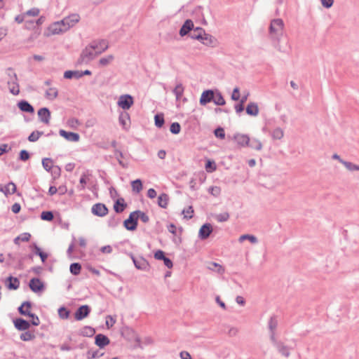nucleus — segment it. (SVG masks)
<instances>
[{"instance_id":"57","label":"nucleus","mask_w":359,"mask_h":359,"mask_svg":"<svg viewBox=\"0 0 359 359\" xmlns=\"http://www.w3.org/2000/svg\"><path fill=\"white\" fill-rule=\"evenodd\" d=\"M114 60L112 55H109L107 57H102L99 60V65L102 67L107 66Z\"/></svg>"},{"instance_id":"38","label":"nucleus","mask_w":359,"mask_h":359,"mask_svg":"<svg viewBox=\"0 0 359 359\" xmlns=\"http://www.w3.org/2000/svg\"><path fill=\"white\" fill-rule=\"evenodd\" d=\"M245 240H248L252 244H255L258 242L257 238L255 236L251 234H243L241 235L238 238V241L240 243H242Z\"/></svg>"},{"instance_id":"4","label":"nucleus","mask_w":359,"mask_h":359,"mask_svg":"<svg viewBox=\"0 0 359 359\" xmlns=\"http://www.w3.org/2000/svg\"><path fill=\"white\" fill-rule=\"evenodd\" d=\"M123 225L128 231H133L137 229L138 222L136 210L130 213L128 217L123 221Z\"/></svg>"},{"instance_id":"59","label":"nucleus","mask_w":359,"mask_h":359,"mask_svg":"<svg viewBox=\"0 0 359 359\" xmlns=\"http://www.w3.org/2000/svg\"><path fill=\"white\" fill-rule=\"evenodd\" d=\"M214 135L216 137L223 140L225 138V132L224 129L220 126L217 127L214 130Z\"/></svg>"},{"instance_id":"42","label":"nucleus","mask_w":359,"mask_h":359,"mask_svg":"<svg viewBox=\"0 0 359 359\" xmlns=\"http://www.w3.org/2000/svg\"><path fill=\"white\" fill-rule=\"evenodd\" d=\"M114 155L118 161V164L123 168H126L128 167V164L125 163L121 158H123V152L118 149L114 150Z\"/></svg>"},{"instance_id":"18","label":"nucleus","mask_w":359,"mask_h":359,"mask_svg":"<svg viewBox=\"0 0 359 359\" xmlns=\"http://www.w3.org/2000/svg\"><path fill=\"white\" fill-rule=\"evenodd\" d=\"M233 140L241 147H247L249 144L250 137L245 134L236 133L233 135Z\"/></svg>"},{"instance_id":"56","label":"nucleus","mask_w":359,"mask_h":359,"mask_svg":"<svg viewBox=\"0 0 359 359\" xmlns=\"http://www.w3.org/2000/svg\"><path fill=\"white\" fill-rule=\"evenodd\" d=\"M137 220H140L144 223H148L149 222V217L144 212L137 210H136Z\"/></svg>"},{"instance_id":"19","label":"nucleus","mask_w":359,"mask_h":359,"mask_svg":"<svg viewBox=\"0 0 359 359\" xmlns=\"http://www.w3.org/2000/svg\"><path fill=\"white\" fill-rule=\"evenodd\" d=\"M79 20L80 17L78 14H72L62 20V22L65 24V26L68 30L70 27H72L76 23H77Z\"/></svg>"},{"instance_id":"2","label":"nucleus","mask_w":359,"mask_h":359,"mask_svg":"<svg viewBox=\"0 0 359 359\" xmlns=\"http://www.w3.org/2000/svg\"><path fill=\"white\" fill-rule=\"evenodd\" d=\"M32 303L30 301H25L18 308V311L21 316H27L31 318L29 323L32 325L38 326L40 324L39 317L30 311Z\"/></svg>"},{"instance_id":"30","label":"nucleus","mask_w":359,"mask_h":359,"mask_svg":"<svg viewBox=\"0 0 359 359\" xmlns=\"http://www.w3.org/2000/svg\"><path fill=\"white\" fill-rule=\"evenodd\" d=\"M193 33H191L190 37L193 39H196L198 41H201L203 39V36L205 34V32L204 29L202 27H197L196 28H194Z\"/></svg>"},{"instance_id":"24","label":"nucleus","mask_w":359,"mask_h":359,"mask_svg":"<svg viewBox=\"0 0 359 359\" xmlns=\"http://www.w3.org/2000/svg\"><path fill=\"white\" fill-rule=\"evenodd\" d=\"M127 207V203L123 198H119L114 201V210L116 213L120 214L123 212Z\"/></svg>"},{"instance_id":"53","label":"nucleus","mask_w":359,"mask_h":359,"mask_svg":"<svg viewBox=\"0 0 359 359\" xmlns=\"http://www.w3.org/2000/svg\"><path fill=\"white\" fill-rule=\"evenodd\" d=\"M205 168L208 172H212L216 170L217 166L214 161L208 159L205 162Z\"/></svg>"},{"instance_id":"31","label":"nucleus","mask_w":359,"mask_h":359,"mask_svg":"<svg viewBox=\"0 0 359 359\" xmlns=\"http://www.w3.org/2000/svg\"><path fill=\"white\" fill-rule=\"evenodd\" d=\"M64 78L66 79H79L81 78V71L79 70H67L64 73Z\"/></svg>"},{"instance_id":"35","label":"nucleus","mask_w":359,"mask_h":359,"mask_svg":"<svg viewBox=\"0 0 359 359\" xmlns=\"http://www.w3.org/2000/svg\"><path fill=\"white\" fill-rule=\"evenodd\" d=\"M58 96V90L56 88H49L45 93V97L49 100H53Z\"/></svg>"},{"instance_id":"9","label":"nucleus","mask_w":359,"mask_h":359,"mask_svg":"<svg viewBox=\"0 0 359 359\" xmlns=\"http://www.w3.org/2000/svg\"><path fill=\"white\" fill-rule=\"evenodd\" d=\"M91 312L90 306L85 304L80 306L74 312V318L76 320H82L87 318Z\"/></svg>"},{"instance_id":"3","label":"nucleus","mask_w":359,"mask_h":359,"mask_svg":"<svg viewBox=\"0 0 359 359\" xmlns=\"http://www.w3.org/2000/svg\"><path fill=\"white\" fill-rule=\"evenodd\" d=\"M97 55V54H96L95 52H93V49H91L88 45L81 51L76 64L79 65L82 64H88Z\"/></svg>"},{"instance_id":"61","label":"nucleus","mask_w":359,"mask_h":359,"mask_svg":"<svg viewBox=\"0 0 359 359\" xmlns=\"http://www.w3.org/2000/svg\"><path fill=\"white\" fill-rule=\"evenodd\" d=\"M104 355V353L99 354V351L96 350L95 351H88L86 353V358L87 359H93V358H97L99 357H101Z\"/></svg>"},{"instance_id":"39","label":"nucleus","mask_w":359,"mask_h":359,"mask_svg":"<svg viewBox=\"0 0 359 359\" xmlns=\"http://www.w3.org/2000/svg\"><path fill=\"white\" fill-rule=\"evenodd\" d=\"M154 123L155 126L158 128H161L163 126L165 123V119L163 113H159L154 116Z\"/></svg>"},{"instance_id":"34","label":"nucleus","mask_w":359,"mask_h":359,"mask_svg":"<svg viewBox=\"0 0 359 359\" xmlns=\"http://www.w3.org/2000/svg\"><path fill=\"white\" fill-rule=\"evenodd\" d=\"M95 333V330L90 326H84L79 332V334L83 337H91Z\"/></svg>"},{"instance_id":"22","label":"nucleus","mask_w":359,"mask_h":359,"mask_svg":"<svg viewBox=\"0 0 359 359\" xmlns=\"http://www.w3.org/2000/svg\"><path fill=\"white\" fill-rule=\"evenodd\" d=\"M18 107L20 111L23 112L34 114V107L27 100H22L19 101L17 104Z\"/></svg>"},{"instance_id":"63","label":"nucleus","mask_w":359,"mask_h":359,"mask_svg":"<svg viewBox=\"0 0 359 359\" xmlns=\"http://www.w3.org/2000/svg\"><path fill=\"white\" fill-rule=\"evenodd\" d=\"M54 179L58 178L61 174V169L58 165H53V168L49 172Z\"/></svg>"},{"instance_id":"46","label":"nucleus","mask_w":359,"mask_h":359,"mask_svg":"<svg viewBox=\"0 0 359 359\" xmlns=\"http://www.w3.org/2000/svg\"><path fill=\"white\" fill-rule=\"evenodd\" d=\"M43 134L42 131L34 130L28 136L27 140L31 142H36Z\"/></svg>"},{"instance_id":"5","label":"nucleus","mask_w":359,"mask_h":359,"mask_svg":"<svg viewBox=\"0 0 359 359\" xmlns=\"http://www.w3.org/2000/svg\"><path fill=\"white\" fill-rule=\"evenodd\" d=\"M134 104V98L129 94L122 95L119 97L117 104L119 107L126 111Z\"/></svg>"},{"instance_id":"50","label":"nucleus","mask_w":359,"mask_h":359,"mask_svg":"<svg viewBox=\"0 0 359 359\" xmlns=\"http://www.w3.org/2000/svg\"><path fill=\"white\" fill-rule=\"evenodd\" d=\"M283 135L284 132L279 127L275 128L271 133V137L273 140H280L283 138Z\"/></svg>"},{"instance_id":"43","label":"nucleus","mask_w":359,"mask_h":359,"mask_svg":"<svg viewBox=\"0 0 359 359\" xmlns=\"http://www.w3.org/2000/svg\"><path fill=\"white\" fill-rule=\"evenodd\" d=\"M42 166L47 172H50L53 166V161L50 158H43L42 159Z\"/></svg>"},{"instance_id":"12","label":"nucleus","mask_w":359,"mask_h":359,"mask_svg":"<svg viewBox=\"0 0 359 359\" xmlns=\"http://www.w3.org/2000/svg\"><path fill=\"white\" fill-rule=\"evenodd\" d=\"M13 322L15 329L19 331L27 330L31 326L29 321L22 318H16Z\"/></svg>"},{"instance_id":"13","label":"nucleus","mask_w":359,"mask_h":359,"mask_svg":"<svg viewBox=\"0 0 359 359\" xmlns=\"http://www.w3.org/2000/svg\"><path fill=\"white\" fill-rule=\"evenodd\" d=\"M39 119L41 122L48 124L51 118L50 111L47 107H42L37 112Z\"/></svg>"},{"instance_id":"1","label":"nucleus","mask_w":359,"mask_h":359,"mask_svg":"<svg viewBox=\"0 0 359 359\" xmlns=\"http://www.w3.org/2000/svg\"><path fill=\"white\" fill-rule=\"evenodd\" d=\"M284 22L282 19L276 18L271 21L269 25V36L274 42H279L280 36L283 35Z\"/></svg>"},{"instance_id":"55","label":"nucleus","mask_w":359,"mask_h":359,"mask_svg":"<svg viewBox=\"0 0 359 359\" xmlns=\"http://www.w3.org/2000/svg\"><path fill=\"white\" fill-rule=\"evenodd\" d=\"M170 131L174 135H177L181 131V126L178 122H173L170 126Z\"/></svg>"},{"instance_id":"60","label":"nucleus","mask_w":359,"mask_h":359,"mask_svg":"<svg viewBox=\"0 0 359 359\" xmlns=\"http://www.w3.org/2000/svg\"><path fill=\"white\" fill-rule=\"evenodd\" d=\"M208 193L215 197H217L221 194V189L217 186H212L208 188Z\"/></svg>"},{"instance_id":"58","label":"nucleus","mask_w":359,"mask_h":359,"mask_svg":"<svg viewBox=\"0 0 359 359\" xmlns=\"http://www.w3.org/2000/svg\"><path fill=\"white\" fill-rule=\"evenodd\" d=\"M342 164L346 167V168L350 171H359V165L353 164L349 161L342 162Z\"/></svg>"},{"instance_id":"52","label":"nucleus","mask_w":359,"mask_h":359,"mask_svg":"<svg viewBox=\"0 0 359 359\" xmlns=\"http://www.w3.org/2000/svg\"><path fill=\"white\" fill-rule=\"evenodd\" d=\"M9 91L13 95H18L20 93V86L18 81H14L11 83V86H8Z\"/></svg>"},{"instance_id":"32","label":"nucleus","mask_w":359,"mask_h":359,"mask_svg":"<svg viewBox=\"0 0 359 359\" xmlns=\"http://www.w3.org/2000/svg\"><path fill=\"white\" fill-rule=\"evenodd\" d=\"M168 195L165 193H162L158 197V205L162 208H166L168 204Z\"/></svg>"},{"instance_id":"23","label":"nucleus","mask_w":359,"mask_h":359,"mask_svg":"<svg viewBox=\"0 0 359 359\" xmlns=\"http://www.w3.org/2000/svg\"><path fill=\"white\" fill-rule=\"evenodd\" d=\"M133 262L136 269L139 270L146 271L149 266L148 261L143 257L136 258Z\"/></svg>"},{"instance_id":"21","label":"nucleus","mask_w":359,"mask_h":359,"mask_svg":"<svg viewBox=\"0 0 359 359\" xmlns=\"http://www.w3.org/2000/svg\"><path fill=\"white\" fill-rule=\"evenodd\" d=\"M194 22L191 20L187 19L182 25L179 34L181 36H184L188 34L194 29Z\"/></svg>"},{"instance_id":"28","label":"nucleus","mask_w":359,"mask_h":359,"mask_svg":"<svg viewBox=\"0 0 359 359\" xmlns=\"http://www.w3.org/2000/svg\"><path fill=\"white\" fill-rule=\"evenodd\" d=\"M245 111L247 114L252 116H255L259 114V107L257 103L250 102L246 108Z\"/></svg>"},{"instance_id":"33","label":"nucleus","mask_w":359,"mask_h":359,"mask_svg":"<svg viewBox=\"0 0 359 359\" xmlns=\"http://www.w3.org/2000/svg\"><path fill=\"white\" fill-rule=\"evenodd\" d=\"M213 103L217 106H224L226 104L222 94L218 90H215Z\"/></svg>"},{"instance_id":"6","label":"nucleus","mask_w":359,"mask_h":359,"mask_svg":"<svg viewBox=\"0 0 359 359\" xmlns=\"http://www.w3.org/2000/svg\"><path fill=\"white\" fill-rule=\"evenodd\" d=\"M89 47L91 49H93V50H95L96 54H97V55H100L101 53H102L103 52H104L106 50H107L109 48V46H108V43L106 40L101 39V40H98V41H96V40L93 41L89 44Z\"/></svg>"},{"instance_id":"29","label":"nucleus","mask_w":359,"mask_h":359,"mask_svg":"<svg viewBox=\"0 0 359 359\" xmlns=\"http://www.w3.org/2000/svg\"><path fill=\"white\" fill-rule=\"evenodd\" d=\"M6 74L8 77V80L7 81V85L8 86H11L12 82L18 81V76L12 67H8L6 69Z\"/></svg>"},{"instance_id":"10","label":"nucleus","mask_w":359,"mask_h":359,"mask_svg":"<svg viewBox=\"0 0 359 359\" xmlns=\"http://www.w3.org/2000/svg\"><path fill=\"white\" fill-rule=\"evenodd\" d=\"M215 90L208 89L203 91L201 93L199 103L202 106H205L210 102H213Z\"/></svg>"},{"instance_id":"17","label":"nucleus","mask_w":359,"mask_h":359,"mask_svg":"<svg viewBox=\"0 0 359 359\" xmlns=\"http://www.w3.org/2000/svg\"><path fill=\"white\" fill-rule=\"evenodd\" d=\"M20 280L18 278L9 276L5 280V285L10 290H16L20 287Z\"/></svg>"},{"instance_id":"36","label":"nucleus","mask_w":359,"mask_h":359,"mask_svg":"<svg viewBox=\"0 0 359 359\" xmlns=\"http://www.w3.org/2000/svg\"><path fill=\"white\" fill-rule=\"evenodd\" d=\"M184 88L181 83L176 85L175 88L172 90L173 94L175 95L176 100H180L184 93Z\"/></svg>"},{"instance_id":"26","label":"nucleus","mask_w":359,"mask_h":359,"mask_svg":"<svg viewBox=\"0 0 359 359\" xmlns=\"http://www.w3.org/2000/svg\"><path fill=\"white\" fill-rule=\"evenodd\" d=\"M278 352L285 358H288L290 355V348L288 346L284 344L283 341H280L278 344L275 346Z\"/></svg>"},{"instance_id":"41","label":"nucleus","mask_w":359,"mask_h":359,"mask_svg":"<svg viewBox=\"0 0 359 359\" xmlns=\"http://www.w3.org/2000/svg\"><path fill=\"white\" fill-rule=\"evenodd\" d=\"M210 270L216 271L219 274H222L224 272V269L219 264L216 262H211L208 266Z\"/></svg>"},{"instance_id":"49","label":"nucleus","mask_w":359,"mask_h":359,"mask_svg":"<svg viewBox=\"0 0 359 359\" xmlns=\"http://www.w3.org/2000/svg\"><path fill=\"white\" fill-rule=\"evenodd\" d=\"M20 339L24 341H28L35 339V335L32 332L25 330L20 334Z\"/></svg>"},{"instance_id":"62","label":"nucleus","mask_w":359,"mask_h":359,"mask_svg":"<svg viewBox=\"0 0 359 359\" xmlns=\"http://www.w3.org/2000/svg\"><path fill=\"white\" fill-rule=\"evenodd\" d=\"M216 219L219 222H226L229 219V214L227 212H222L216 215Z\"/></svg>"},{"instance_id":"40","label":"nucleus","mask_w":359,"mask_h":359,"mask_svg":"<svg viewBox=\"0 0 359 359\" xmlns=\"http://www.w3.org/2000/svg\"><path fill=\"white\" fill-rule=\"evenodd\" d=\"M200 41L206 46H213L215 39L210 34L205 33V34L203 36V39H201Z\"/></svg>"},{"instance_id":"25","label":"nucleus","mask_w":359,"mask_h":359,"mask_svg":"<svg viewBox=\"0 0 359 359\" xmlns=\"http://www.w3.org/2000/svg\"><path fill=\"white\" fill-rule=\"evenodd\" d=\"M16 190V185L13 182H8L4 187L0 185V192H3L6 196L15 194Z\"/></svg>"},{"instance_id":"27","label":"nucleus","mask_w":359,"mask_h":359,"mask_svg":"<svg viewBox=\"0 0 359 359\" xmlns=\"http://www.w3.org/2000/svg\"><path fill=\"white\" fill-rule=\"evenodd\" d=\"M118 121L123 129H127L128 121L130 122V115L126 111H121L118 116Z\"/></svg>"},{"instance_id":"44","label":"nucleus","mask_w":359,"mask_h":359,"mask_svg":"<svg viewBox=\"0 0 359 359\" xmlns=\"http://www.w3.org/2000/svg\"><path fill=\"white\" fill-rule=\"evenodd\" d=\"M81 265L78 262H74L70 264L69 271L72 274L77 276L81 273Z\"/></svg>"},{"instance_id":"37","label":"nucleus","mask_w":359,"mask_h":359,"mask_svg":"<svg viewBox=\"0 0 359 359\" xmlns=\"http://www.w3.org/2000/svg\"><path fill=\"white\" fill-rule=\"evenodd\" d=\"M247 147H250L251 149L259 151L262 149V144L259 140L257 139L250 138L249 144H248Z\"/></svg>"},{"instance_id":"15","label":"nucleus","mask_w":359,"mask_h":359,"mask_svg":"<svg viewBox=\"0 0 359 359\" xmlns=\"http://www.w3.org/2000/svg\"><path fill=\"white\" fill-rule=\"evenodd\" d=\"M59 134L60 136H62L69 142H79L80 140V135L79 133H76L68 132L63 129H60L59 130Z\"/></svg>"},{"instance_id":"47","label":"nucleus","mask_w":359,"mask_h":359,"mask_svg":"<svg viewBox=\"0 0 359 359\" xmlns=\"http://www.w3.org/2000/svg\"><path fill=\"white\" fill-rule=\"evenodd\" d=\"M278 326V320L276 316L270 318L268 323V327L270 332H275Z\"/></svg>"},{"instance_id":"20","label":"nucleus","mask_w":359,"mask_h":359,"mask_svg":"<svg viewBox=\"0 0 359 359\" xmlns=\"http://www.w3.org/2000/svg\"><path fill=\"white\" fill-rule=\"evenodd\" d=\"M49 31L52 34H60L67 31V29L61 21L55 22L50 25L49 27Z\"/></svg>"},{"instance_id":"7","label":"nucleus","mask_w":359,"mask_h":359,"mask_svg":"<svg viewBox=\"0 0 359 359\" xmlns=\"http://www.w3.org/2000/svg\"><path fill=\"white\" fill-rule=\"evenodd\" d=\"M29 287L34 293H40L45 290V283L39 278H32L29 282Z\"/></svg>"},{"instance_id":"45","label":"nucleus","mask_w":359,"mask_h":359,"mask_svg":"<svg viewBox=\"0 0 359 359\" xmlns=\"http://www.w3.org/2000/svg\"><path fill=\"white\" fill-rule=\"evenodd\" d=\"M131 187L133 191H135L136 193L140 192V191L142 189L143 185L141 180L137 179L131 182Z\"/></svg>"},{"instance_id":"14","label":"nucleus","mask_w":359,"mask_h":359,"mask_svg":"<svg viewBox=\"0 0 359 359\" xmlns=\"http://www.w3.org/2000/svg\"><path fill=\"white\" fill-rule=\"evenodd\" d=\"M212 226L210 223L203 224L198 231V237L201 240L207 239L212 232Z\"/></svg>"},{"instance_id":"11","label":"nucleus","mask_w":359,"mask_h":359,"mask_svg":"<svg viewBox=\"0 0 359 359\" xmlns=\"http://www.w3.org/2000/svg\"><path fill=\"white\" fill-rule=\"evenodd\" d=\"M91 212L95 216L102 217L108 214L109 209L105 204L97 203L92 206Z\"/></svg>"},{"instance_id":"54","label":"nucleus","mask_w":359,"mask_h":359,"mask_svg":"<svg viewBox=\"0 0 359 359\" xmlns=\"http://www.w3.org/2000/svg\"><path fill=\"white\" fill-rule=\"evenodd\" d=\"M107 223L109 227L115 228L119 224L120 219L114 215L109 217Z\"/></svg>"},{"instance_id":"16","label":"nucleus","mask_w":359,"mask_h":359,"mask_svg":"<svg viewBox=\"0 0 359 359\" xmlns=\"http://www.w3.org/2000/svg\"><path fill=\"white\" fill-rule=\"evenodd\" d=\"M110 344V339L104 334H97L95 337V344L100 348H103Z\"/></svg>"},{"instance_id":"48","label":"nucleus","mask_w":359,"mask_h":359,"mask_svg":"<svg viewBox=\"0 0 359 359\" xmlns=\"http://www.w3.org/2000/svg\"><path fill=\"white\" fill-rule=\"evenodd\" d=\"M58 315L59 317L62 319H67L70 315V311L67 309L65 306H61L58 309Z\"/></svg>"},{"instance_id":"51","label":"nucleus","mask_w":359,"mask_h":359,"mask_svg":"<svg viewBox=\"0 0 359 359\" xmlns=\"http://www.w3.org/2000/svg\"><path fill=\"white\" fill-rule=\"evenodd\" d=\"M40 217L42 220L51 222L54 219V215L52 211H43Z\"/></svg>"},{"instance_id":"64","label":"nucleus","mask_w":359,"mask_h":359,"mask_svg":"<svg viewBox=\"0 0 359 359\" xmlns=\"http://www.w3.org/2000/svg\"><path fill=\"white\" fill-rule=\"evenodd\" d=\"M29 158L30 154L27 150L22 149L20 151L18 157L19 160L22 161H27V160L29 159Z\"/></svg>"},{"instance_id":"8","label":"nucleus","mask_w":359,"mask_h":359,"mask_svg":"<svg viewBox=\"0 0 359 359\" xmlns=\"http://www.w3.org/2000/svg\"><path fill=\"white\" fill-rule=\"evenodd\" d=\"M120 332L121 336L128 341H140L135 330L128 326L122 327Z\"/></svg>"}]
</instances>
